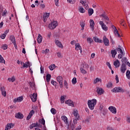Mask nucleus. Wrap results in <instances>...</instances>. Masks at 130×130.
<instances>
[{
	"instance_id": "obj_38",
	"label": "nucleus",
	"mask_w": 130,
	"mask_h": 130,
	"mask_svg": "<svg viewBox=\"0 0 130 130\" xmlns=\"http://www.w3.org/2000/svg\"><path fill=\"white\" fill-rule=\"evenodd\" d=\"M126 76L127 79L130 80V71L129 70H127L126 73Z\"/></svg>"
},
{
	"instance_id": "obj_21",
	"label": "nucleus",
	"mask_w": 130,
	"mask_h": 130,
	"mask_svg": "<svg viewBox=\"0 0 130 130\" xmlns=\"http://www.w3.org/2000/svg\"><path fill=\"white\" fill-rule=\"evenodd\" d=\"M39 122L40 123H41V124H43V125H44L45 128H46V127L45 126V120H44V118H42V119H39Z\"/></svg>"
},
{
	"instance_id": "obj_23",
	"label": "nucleus",
	"mask_w": 130,
	"mask_h": 130,
	"mask_svg": "<svg viewBox=\"0 0 130 130\" xmlns=\"http://www.w3.org/2000/svg\"><path fill=\"white\" fill-rule=\"evenodd\" d=\"M38 43H41L42 42V36H41L40 34H39L38 38H37Z\"/></svg>"
},
{
	"instance_id": "obj_13",
	"label": "nucleus",
	"mask_w": 130,
	"mask_h": 130,
	"mask_svg": "<svg viewBox=\"0 0 130 130\" xmlns=\"http://www.w3.org/2000/svg\"><path fill=\"white\" fill-rule=\"evenodd\" d=\"M109 110L113 113L114 114H116V108L113 106H111L109 107Z\"/></svg>"
},
{
	"instance_id": "obj_32",
	"label": "nucleus",
	"mask_w": 130,
	"mask_h": 130,
	"mask_svg": "<svg viewBox=\"0 0 130 130\" xmlns=\"http://www.w3.org/2000/svg\"><path fill=\"white\" fill-rule=\"evenodd\" d=\"M33 127H37V122L36 123H32L29 126L30 129H32Z\"/></svg>"
},
{
	"instance_id": "obj_20",
	"label": "nucleus",
	"mask_w": 130,
	"mask_h": 130,
	"mask_svg": "<svg viewBox=\"0 0 130 130\" xmlns=\"http://www.w3.org/2000/svg\"><path fill=\"white\" fill-rule=\"evenodd\" d=\"M12 126H14V124L12 123H8L7 125L6 126L5 130H9L11 129L12 128Z\"/></svg>"
},
{
	"instance_id": "obj_55",
	"label": "nucleus",
	"mask_w": 130,
	"mask_h": 130,
	"mask_svg": "<svg viewBox=\"0 0 130 130\" xmlns=\"http://www.w3.org/2000/svg\"><path fill=\"white\" fill-rule=\"evenodd\" d=\"M51 84H52V85H53V86H56V84H57V82L54 81V80H52L51 81Z\"/></svg>"
},
{
	"instance_id": "obj_34",
	"label": "nucleus",
	"mask_w": 130,
	"mask_h": 130,
	"mask_svg": "<svg viewBox=\"0 0 130 130\" xmlns=\"http://www.w3.org/2000/svg\"><path fill=\"white\" fill-rule=\"evenodd\" d=\"M79 11L80 12V13H82V14H84V13H85V12H86V10H85V9H84V8H83V7H79Z\"/></svg>"
},
{
	"instance_id": "obj_4",
	"label": "nucleus",
	"mask_w": 130,
	"mask_h": 130,
	"mask_svg": "<svg viewBox=\"0 0 130 130\" xmlns=\"http://www.w3.org/2000/svg\"><path fill=\"white\" fill-rule=\"evenodd\" d=\"M10 40L11 41L12 43L14 44L15 49H18V46H17V43H16V38L14 36H11L10 37Z\"/></svg>"
},
{
	"instance_id": "obj_19",
	"label": "nucleus",
	"mask_w": 130,
	"mask_h": 130,
	"mask_svg": "<svg viewBox=\"0 0 130 130\" xmlns=\"http://www.w3.org/2000/svg\"><path fill=\"white\" fill-rule=\"evenodd\" d=\"M65 103L66 104H68L69 105V106H72V107H74V102H73V101H72L70 100L66 101L65 102Z\"/></svg>"
},
{
	"instance_id": "obj_50",
	"label": "nucleus",
	"mask_w": 130,
	"mask_h": 130,
	"mask_svg": "<svg viewBox=\"0 0 130 130\" xmlns=\"http://www.w3.org/2000/svg\"><path fill=\"white\" fill-rule=\"evenodd\" d=\"M2 48L4 50H6V49H8V45L7 44H5L2 47Z\"/></svg>"
},
{
	"instance_id": "obj_58",
	"label": "nucleus",
	"mask_w": 130,
	"mask_h": 130,
	"mask_svg": "<svg viewBox=\"0 0 130 130\" xmlns=\"http://www.w3.org/2000/svg\"><path fill=\"white\" fill-rule=\"evenodd\" d=\"M112 86V82H109L108 84L107 85V88H110Z\"/></svg>"
},
{
	"instance_id": "obj_62",
	"label": "nucleus",
	"mask_w": 130,
	"mask_h": 130,
	"mask_svg": "<svg viewBox=\"0 0 130 130\" xmlns=\"http://www.w3.org/2000/svg\"><path fill=\"white\" fill-rule=\"evenodd\" d=\"M7 13H8V11H7V10H5L4 11L2 16H6L7 15Z\"/></svg>"
},
{
	"instance_id": "obj_27",
	"label": "nucleus",
	"mask_w": 130,
	"mask_h": 130,
	"mask_svg": "<svg viewBox=\"0 0 130 130\" xmlns=\"http://www.w3.org/2000/svg\"><path fill=\"white\" fill-rule=\"evenodd\" d=\"M114 33L115 35H117L118 37H120V35H119V32H118V30H117V28L115 27L114 29Z\"/></svg>"
},
{
	"instance_id": "obj_31",
	"label": "nucleus",
	"mask_w": 130,
	"mask_h": 130,
	"mask_svg": "<svg viewBox=\"0 0 130 130\" xmlns=\"http://www.w3.org/2000/svg\"><path fill=\"white\" fill-rule=\"evenodd\" d=\"M8 81H9V82H12V83H14L15 81H16V78L15 77L13 76L11 78H9L8 79Z\"/></svg>"
},
{
	"instance_id": "obj_28",
	"label": "nucleus",
	"mask_w": 130,
	"mask_h": 130,
	"mask_svg": "<svg viewBox=\"0 0 130 130\" xmlns=\"http://www.w3.org/2000/svg\"><path fill=\"white\" fill-rule=\"evenodd\" d=\"M98 82H100V83H101V82H102V80L99 78H96L93 80V84H97Z\"/></svg>"
},
{
	"instance_id": "obj_33",
	"label": "nucleus",
	"mask_w": 130,
	"mask_h": 130,
	"mask_svg": "<svg viewBox=\"0 0 130 130\" xmlns=\"http://www.w3.org/2000/svg\"><path fill=\"white\" fill-rule=\"evenodd\" d=\"M101 17H103L104 19L106 20V21H109V18H108V16H106V15L102 14Z\"/></svg>"
},
{
	"instance_id": "obj_37",
	"label": "nucleus",
	"mask_w": 130,
	"mask_h": 130,
	"mask_svg": "<svg viewBox=\"0 0 130 130\" xmlns=\"http://www.w3.org/2000/svg\"><path fill=\"white\" fill-rule=\"evenodd\" d=\"M49 69H50V71H53V70H54V69H55V64H51L49 66Z\"/></svg>"
},
{
	"instance_id": "obj_5",
	"label": "nucleus",
	"mask_w": 130,
	"mask_h": 130,
	"mask_svg": "<svg viewBox=\"0 0 130 130\" xmlns=\"http://www.w3.org/2000/svg\"><path fill=\"white\" fill-rule=\"evenodd\" d=\"M29 97L32 102H36V101H37V94L35 93H34L33 94L30 95Z\"/></svg>"
},
{
	"instance_id": "obj_30",
	"label": "nucleus",
	"mask_w": 130,
	"mask_h": 130,
	"mask_svg": "<svg viewBox=\"0 0 130 130\" xmlns=\"http://www.w3.org/2000/svg\"><path fill=\"white\" fill-rule=\"evenodd\" d=\"M94 13V10L92 8H90L88 9V15L89 16H92Z\"/></svg>"
},
{
	"instance_id": "obj_2",
	"label": "nucleus",
	"mask_w": 130,
	"mask_h": 130,
	"mask_svg": "<svg viewBox=\"0 0 130 130\" xmlns=\"http://www.w3.org/2000/svg\"><path fill=\"white\" fill-rule=\"evenodd\" d=\"M112 92H114V93H124L125 89L120 87H116L112 89Z\"/></svg>"
},
{
	"instance_id": "obj_56",
	"label": "nucleus",
	"mask_w": 130,
	"mask_h": 130,
	"mask_svg": "<svg viewBox=\"0 0 130 130\" xmlns=\"http://www.w3.org/2000/svg\"><path fill=\"white\" fill-rule=\"evenodd\" d=\"M64 86L66 88V89H69V87H68V83L66 80H64Z\"/></svg>"
},
{
	"instance_id": "obj_42",
	"label": "nucleus",
	"mask_w": 130,
	"mask_h": 130,
	"mask_svg": "<svg viewBox=\"0 0 130 130\" xmlns=\"http://www.w3.org/2000/svg\"><path fill=\"white\" fill-rule=\"evenodd\" d=\"M51 112L52 114H56V110L54 108H52L51 109Z\"/></svg>"
},
{
	"instance_id": "obj_7",
	"label": "nucleus",
	"mask_w": 130,
	"mask_h": 130,
	"mask_svg": "<svg viewBox=\"0 0 130 130\" xmlns=\"http://www.w3.org/2000/svg\"><path fill=\"white\" fill-rule=\"evenodd\" d=\"M105 91L101 87H96V92L99 95H102V94H104Z\"/></svg>"
},
{
	"instance_id": "obj_36",
	"label": "nucleus",
	"mask_w": 130,
	"mask_h": 130,
	"mask_svg": "<svg viewBox=\"0 0 130 130\" xmlns=\"http://www.w3.org/2000/svg\"><path fill=\"white\" fill-rule=\"evenodd\" d=\"M0 62L2 63H6V61L4 59V57L2 56V55H0Z\"/></svg>"
},
{
	"instance_id": "obj_47",
	"label": "nucleus",
	"mask_w": 130,
	"mask_h": 130,
	"mask_svg": "<svg viewBox=\"0 0 130 130\" xmlns=\"http://www.w3.org/2000/svg\"><path fill=\"white\" fill-rule=\"evenodd\" d=\"M23 67H21V69H24L25 68H26V69H27V68H28V67H29V64H27V63H23Z\"/></svg>"
},
{
	"instance_id": "obj_22",
	"label": "nucleus",
	"mask_w": 130,
	"mask_h": 130,
	"mask_svg": "<svg viewBox=\"0 0 130 130\" xmlns=\"http://www.w3.org/2000/svg\"><path fill=\"white\" fill-rule=\"evenodd\" d=\"M93 40L95 42H98V43H102V40L99 39L97 37H93Z\"/></svg>"
},
{
	"instance_id": "obj_64",
	"label": "nucleus",
	"mask_w": 130,
	"mask_h": 130,
	"mask_svg": "<svg viewBox=\"0 0 130 130\" xmlns=\"http://www.w3.org/2000/svg\"><path fill=\"white\" fill-rule=\"evenodd\" d=\"M55 6H56L57 7H58V0H55Z\"/></svg>"
},
{
	"instance_id": "obj_26",
	"label": "nucleus",
	"mask_w": 130,
	"mask_h": 130,
	"mask_svg": "<svg viewBox=\"0 0 130 130\" xmlns=\"http://www.w3.org/2000/svg\"><path fill=\"white\" fill-rule=\"evenodd\" d=\"M61 119L66 124H68V117L67 116H63L61 117Z\"/></svg>"
},
{
	"instance_id": "obj_3",
	"label": "nucleus",
	"mask_w": 130,
	"mask_h": 130,
	"mask_svg": "<svg viewBox=\"0 0 130 130\" xmlns=\"http://www.w3.org/2000/svg\"><path fill=\"white\" fill-rule=\"evenodd\" d=\"M58 24H57V21H53L52 22H51L49 25L48 27L51 30H53V29H55L56 28Z\"/></svg>"
},
{
	"instance_id": "obj_40",
	"label": "nucleus",
	"mask_w": 130,
	"mask_h": 130,
	"mask_svg": "<svg viewBox=\"0 0 130 130\" xmlns=\"http://www.w3.org/2000/svg\"><path fill=\"white\" fill-rule=\"evenodd\" d=\"M72 82L73 85L77 84V78L74 77L73 79H72Z\"/></svg>"
},
{
	"instance_id": "obj_44",
	"label": "nucleus",
	"mask_w": 130,
	"mask_h": 130,
	"mask_svg": "<svg viewBox=\"0 0 130 130\" xmlns=\"http://www.w3.org/2000/svg\"><path fill=\"white\" fill-rule=\"evenodd\" d=\"M28 84L30 88H34L35 87V83L33 82H29Z\"/></svg>"
},
{
	"instance_id": "obj_9",
	"label": "nucleus",
	"mask_w": 130,
	"mask_h": 130,
	"mask_svg": "<svg viewBox=\"0 0 130 130\" xmlns=\"http://www.w3.org/2000/svg\"><path fill=\"white\" fill-rule=\"evenodd\" d=\"M126 71V65L124 64H121L120 71L122 74H124Z\"/></svg>"
},
{
	"instance_id": "obj_51",
	"label": "nucleus",
	"mask_w": 130,
	"mask_h": 130,
	"mask_svg": "<svg viewBox=\"0 0 130 130\" xmlns=\"http://www.w3.org/2000/svg\"><path fill=\"white\" fill-rule=\"evenodd\" d=\"M106 65L108 67L110 70H112V68H111V65L110 64V63H109V62H107Z\"/></svg>"
},
{
	"instance_id": "obj_60",
	"label": "nucleus",
	"mask_w": 130,
	"mask_h": 130,
	"mask_svg": "<svg viewBox=\"0 0 130 130\" xmlns=\"http://www.w3.org/2000/svg\"><path fill=\"white\" fill-rule=\"evenodd\" d=\"M116 50H117V51H119V52L120 53H122V50L121 49V48H116Z\"/></svg>"
},
{
	"instance_id": "obj_15",
	"label": "nucleus",
	"mask_w": 130,
	"mask_h": 130,
	"mask_svg": "<svg viewBox=\"0 0 130 130\" xmlns=\"http://www.w3.org/2000/svg\"><path fill=\"white\" fill-rule=\"evenodd\" d=\"M23 96H19L17 99H15L13 100V102L14 103H16V102H21V101H23Z\"/></svg>"
},
{
	"instance_id": "obj_45",
	"label": "nucleus",
	"mask_w": 130,
	"mask_h": 130,
	"mask_svg": "<svg viewBox=\"0 0 130 130\" xmlns=\"http://www.w3.org/2000/svg\"><path fill=\"white\" fill-rule=\"evenodd\" d=\"M80 26H81V30H84V28H85V23L84 22H81L80 23Z\"/></svg>"
},
{
	"instance_id": "obj_12",
	"label": "nucleus",
	"mask_w": 130,
	"mask_h": 130,
	"mask_svg": "<svg viewBox=\"0 0 130 130\" xmlns=\"http://www.w3.org/2000/svg\"><path fill=\"white\" fill-rule=\"evenodd\" d=\"M75 49L76 50H80V53H82V47H81V45H80L79 43H76L75 44Z\"/></svg>"
},
{
	"instance_id": "obj_1",
	"label": "nucleus",
	"mask_w": 130,
	"mask_h": 130,
	"mask_svg": "<svg viewBox=\"0 0 130 130\" xmlns=\"http://www.w3.org/2000/svg\"><path fill=\"white\" fill-rule=\"evenodd\" d=\"M87 104L89 109H90V110H93L95 107V105L97 104V101L95 99L92 100H89Z\"/></svg>"
},
{
	"instance_id": "obj_53",
	"label": "nucleus",
	"mask_w": 130,
	"mask_h": 130,
	"mask_svg": "<svg viewBox=\"0 0 130 130\" xmlns=\"http://www.w3.org/2000/svg\"><path fill=\"white\" fill-rule=\"evenodd\" d=\"M57 55L58 57H59V58L62 57V55H61V53H60V52H57Z\"/></svg>"
},
{
	"instance_id": "obj_61",
	"label": "nucleus",
	"mask_w": 130,
	"mask_h": 130,
	"mask_svg": "<svg viewBox=\"0 0 130 130\" xmlns=\"http://www.w3.org/2000/svg\"><path fill=\"white\" fill-rule=\"evenodd\" d=\"M68 2L70 4H75V0H67Z\"/></svg>"
},
{
	"instance_id": "obj_29",
	"label": "nucleus",
	"mask_w": 130,
	"mask_h": 130,
	"mask_svg": "<svg viewBox=\"0 0 130 130\" xmlns=\"http://www.w3.org/2000/svg\"><path fill=\"white\" fill-rule=\"evenodd\" d=\"M50 79H51V75L48 74L46 75V81L47 83L50 82Z\"/></svg>"
},
{
	"instance_id": "obj_49",
	"label": "nucleus",
	"mask_w": 130,
	"mask_h": 130,
	"mask_svg": "<svg viewBox=\"0 0 130 130\" xmlns=\"http://www.w3.org/2000/svg\"><path fill=\"white\" fill-rule=\"evenodd\" d=\"M83 69H89V64H84L82 65Z\"/></svg>"
},
{
	"instance_id": "obj_63",
	"label": "nucleus",
	"mask_w": 130,
	"mask_h": 130,
	"mask_svg": "<svg viewBox=\"0 0 130 130\" xmlns=\"http://www.w3.org/2000/svg\"><path fill=\"white\" fill-rule=\"evenodd\" d=\"M126 121L127 123H130V117H126Z\"/></svg>"
},
{
	"instance_id": "obj_54",
	"label": "nucleus",
	"mask_w": 130,
	"mask_h": 130,
	"mask_svg": "<svg viewBox=\"0 0 130 130\" xmlns=\"http://www.w3.org/2000/svg\"><path fill=\"white\" fill-rule=\"evenodd\" d=\"M34 113H35V111L34 110H32L31 111H30L29 115L32 116L33 114H34Z\"/></svg>"
},
{
	"instance_id": "obj_6",
	"label": "nucleus",
	"mask_w": 130,
	"mask_h": 130,
	"mask_svg": "<svg viewBox=\"0 0 130 130\" xmlns=\"http://www.w3.org/2000/svg\"><path fill=\"white\" fill-rule=\"evenodd\" d=\"M103 42L104 43L105 46H109V40L105 36L103 37Z\"/></svg>"
},
{
	"instance_id": "obj_57",
	"label": "nucleus",
	"mask_w": 130,
	"mask_h": 130,
	"mask_svg": "<svg viewBox=\"0 0 130 130\" xmlns=\"http://www.w3.org/2000/svg\"><path fill=\"white\" fill-rule=\"evenodd\" d=\"M78 119H77V118H75V119L73 120V124H77V123H78Z\"/></svg>"
},
{
	"instance_id": "obj_43",
	"label": "nucleus",
	"mask_w": 130,
	"mask_h": 130,
	"mask_svg": "<svg viewBox=\"0 0 130 130\" xmlns=\"http://www.w3.org/2000/svg\"><path fill=\"white\" fill-rule=\"evenodd\" d=\"M87 41L88 43L91 44V43H92V42H93V39H92L91 38H88L87 39Z\"/></svg>"
},
{
	"instance_id": "obj_46",
	"label": "nucleus",
	"mask_w": 130,
	"mask_h": 130,
	"mask_svg": "<svg viewBox=\"0 0 130 130\" xmlns=\"http://www.w3.org/2000/svg\"><path fill=\"white\" fill-rule=\"evenodd\" d=\"M49 15H50V13L45 14L43 16V19L48 18V17H49Z\"/></svg>"
},
{
	"instance_id": "obj_14",
	"label": "nucleus",
	"mask_w": 130,
	"mask_h": 130,
	"mask_svg": "<svg viewBox=\"0 0 130 130\" xmlns=\"http://www.w3.org/2000/svg\"><path fill=\"white\" fill-rule=\"evenodd\" d=\"M73 114L74 115V116H75L77 119H80V115H79V112L78 111V110H75L73 112Z\"/></svg>"
},
{
	"instance_id": "obj_39",
	"label": "nucleus",
	"mask_w": 130,
	"mask_h": 130,
	"mask_svg": "<svg viewBox=\"0 0 130 130\" xmlns=\"http://www.w3.org/2000/svg\"><path fill=\"white\" fill-rule=\"evenodd\" d=\"M80 71L81 73H82V74H83V75H85V74H87V71H86V70H85L84 68L82 67L80 68Z\"/></svg>"
},
{
	"instance_id": "obj_16",
	"label": "nucleus",
	"mask_w": 130,
	"mask_h": 130,
	"mask_svg": "<svg viewBox=\"0 0 130 130\" xmlns=\"http://www.w3.org/2000/svg\"><path fill=\"white\" fill-rule=\"evenodd\" d=\"M95 26V23L94 22V20L90 19V27L91 28L92 31H94V26Z\"/></svg>"
},
{
	"instance_id": "obj_35",
	"label": "nucleus",
	"mask_w": 130,
	"mask_h": 130,
	"mask_svg": "<svg viewBox=\"0 0 130 130\" xmlns=\"http://www.w3.org/2000/svg\"><path fill=\"white\" fill-rule=\"evenodd\" d=\"M102 28L103 30H104V31H107V30H108V27L106 26L105 24L102 25Z\"/></svg>"
},
{
	"instance_id": "obj_17",
	"label": "nucleus",
	"mask_w": 130,
	"mask_h": 130,
	"mask_svg": "<svg viewBox=\"0 0 130 130\" xmlns=\"http://www.w3.org/2000/svg\"><path fill=\"white\" fill-rule=\"evenodd\" d=\"M80 4H82L85 7V10H88V4H87V1H80Z\"/></svg>"
},
{
	"instance_id": "obj_48",
	"label": "nucleus",
	"mask_w": 130,
	"mask_h": 130,
	"mask_svg": "<svg viewBox=\"0 0 130 130\" xmlns=\"http://www.w3.org/2000/svg\"><path fill=\"white\" fill-rule=\"evenodd\" d=\"M49 52V49H46L45 50H42V53H48Z\"/></svg>"
},
{
	"instance_id": "obj_41",
	"label": "nucleus",
	"mask_w": 130,
	"mask_h": 130,
	"mask_svg": "<svg viewBox=\"0 0 130 130\" xmlns=\"http://www.w3.org/2000/svg\"><path fill=\"white\" fill-rule=\"evenodd\" d=\"M64 97H66V95L61 96V98H60L61 103H64Z\"/></svg>"
},
{
	"instance_id": "obj_18",
	"label": "nucleus",
	"mask_w": 130,
	"mask_h": 130,
	"mask_svg": "<svg viewBox=\"0 0 130 130\" xmlns=\"http://www.w3.org/2000/svg\"><path fill=\"white\" fill-rule=\"evenodd\" d=\"M114 66H115V68H119L120 66V62L118 59H117L114 61Z\"/></svg>"
},
{
	"instance_id": "obj_25",
	"label": "nucleus",
	"mask_w": 130,
	"mask_h": 130,
	"mask_svg": "<svg viewBox=\"0 0 130 130\" xmlns=\"http://www.w3.org/2000/svg\"><path fill=\"white\" fill-rule=\"evenodd\" d=\"M117 54V52L116 50H111V54L112 57H115V55Z\"/></svg>"
},
{
	"instance_id": "obj_11",
	"label": "nucleus",
	"mask_w": 130,
	"mask_h": 130,
	"mask_svg": "<svg viewBox=\"0 0 130 130\" xmlns=\"http://www.w3.org/2000/svg\"><path fill=\"white\" fill-rule=\"evenodd\" d=\"M15 117L18 118V119H23L24 115H23V114L18 112L15 114Z\"/></svg>"
},
{
	"instance_id": "obj_52",
	"label": "nucleus",
	"mask_w": 130,
	"mask_h": 130,
	"mask_svg": "<svg viewBox=\"0 0 130 130\" xmlns=\"http://www.w3.org/2000/svg\"><path fill=\"white\" fill-rule=\"evenodd\" d=\"M0 90L2 92V93L5 92L6 91V88H5V86H3V87H1L0 88Z\"/></svg>"
},
{
	"instance_id": "obj_8",
	"label": "nucleus",
	"mask_w": 130,
	"mask_h": 130,
	"mask_svg": "<svg viewBox=\"0 0 130 130\" xmlns=\"http://www.w3.org/2000/svg\"><path fill=\"white\" fill-rule=\"evenodd\" d=\"M57 81L59 84V86L60 88H62V77L58 76L57 77Z\"/></svg>"
},
{
	"instance_id": "obj_59",
	"label": "nucleus",
	"mask_w": 130,
	"mask_h": 130,
	"mask_svg": "<svg viewBox=\"0 0 130 130\" xmlns=\"http://www.w3.org/2000/svg\"><path fill=\"white\" fill-rule=\"evenodd\" d=\"M71 127L72 130H75V124H71Z\"/></svg>"
},
{
	"instance_id": "obj_24",
	"label": "nucleus",
	"mask_w": 130,
	"mask_h": 130,
	"mask_svg": "<svg viewBox=\"0 0 130 130\" xmlns=\"http://www.w3.org/2000/svg\"><path fill=\"white\" fill-rule=\"evenodd\" d=\"M121 61L122 62V64H126V62H127V59L126 57H123L121 60Z\"/></svg>"
},
{
	"instance_id": "obj_10",
	"label": "nucleus",
	"mask_w": 130,
	"mask_h": 130,
	"mask_svg": "<svg viewBox=\"0 0 130 130\" xmlns=\"http://www.w3.org/2000/svg\"><path fill=\"white\" fill-rule=\"evenodd\" d=\"M55 42L56 45H57L58 47H59L60 48H63V46L61 44V42H60L58 40H55Z\"/></svg>"
}]
</instances>
